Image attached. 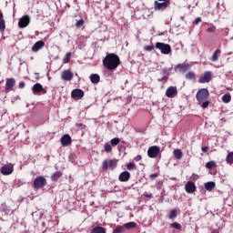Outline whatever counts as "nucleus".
I'll list each match as a JSON object with an SVG mask.
<instances>
[{
  "instance_id": "obj_1",
  "label": "nucleus",
  "mask_w": 233,
  "mask_h": 233,
  "mask_svg": "<svg viewBox=\"0 0 233 233\" xmlns=\"http://www.w3.org/2000/svg\"><path fill=\"white\" fill-rule=\"evenodd\" d=\"M119 56L116 54H109L103 59V65L107 70H116L120 65Z\"/></svg>"
},
{
  "instance_id": "obj_2",
  "label": "nucleus",
  "mask_w": 233,
  "mask_h": 233,
  "mask_svg": "<svg viewBox=\"0 0 233 233\" xmlns=\"http://www.w3.org/2000/svg\"><path fill=\"white\" fill-rule=\"evenodd\" d=\"M155 48H157V50H159L161 54H164V56H168V54L172 52V47L170 46V45L161 42H157L155 45Z\"/></svg>"
},
{
  "instance_id": "obj_3",
  "label": "nucleus",
  "mask_w": 233,
  "mask_h": 233,
  "mask_svg": "<svg viewBox=\"0 0 233 233\" xmlns=\"http://www.w3.org/2000/svg\"><path fill=\"white\" fill-rule=\"evenodd\" d=\"M208 96H210L208 89L202 88V89L198 90L196 95L197 101L198 102V105H201V103H203V101H206V99L208 98Z\"/></svg>"
},
{
  "instance_id": "obj_4",
  "label": "nucleus",
  "mask_w": 233,
  "mask_h": 233,
  "mask_svg": "<svg viewBox=\"0 0 233 233\" xmlns=\"http://www.w3.org/2000/svg\"><path fill=\"white\" fill-rule=\"evenodd\" d=\"M170 6V1L166 2H158L155 1L154 3V10L155 12H165Z\"/></svg>"
},
{
  "instance_id": "obj_5",
  "label": "nucleus",
  "mask_w": 233,
  "mask_h": 233,
  "mask_svg": "<svg viewBox=\"0 0 233 233\" xmlns=\"http://www.w3.org/2000/svg\"><path fill=\"white\" fill-rule=\"evenodd\" d=\"M159 152H161V148L157 146H152L147 150L148 157L154 158L159 156Z\"/></svg>"
},
{
  "instance_id": "obj_6",
  "label": "nucleus",
  "mask_w": 233,
  "mask_h": 233,
  "mask_svg": "<svg viewBox=\"0 0 233 233\" xmlns=\"http://www.w3.org/2000/svg\"><path fill=\"white\" fill-rule=\"evenodd\" d=\"M46 186V178L45 177H38L35 179L33 187L34 188H43Z\"/></svg>"
},
{
  "instance_id": "obj_7",
  "label": "nucleus",
  "mask_w": 233,
  "mask_h": 233,
  "mask_svg": "<svg viewBox=\"0 0 233 233\" xmlns=\"http://www.w3.org/2000/svg\"><path fill=\"white\" fill-rule=\"evenodd\" d=\"M71 97L73 99H83L85 97V92L81 89H74L71 92Z\"/></svg>"
},
{
  "instance_id": "obj_8",
  "label": "nucleus",
  "mask_w": 233,
  "mask_h": 233,
  "mask_svg": "<svg viewBox=\"0 0 233 233\" xmlns=\"http://www.w3.org/2000/svg\"><path fill=\"white\" fill-rule=\"evenodd\" d=\"M185 190L187 194H194L197 190L196 184L192 181H187L185 185Z\"/></svg>"
},
{
  "instance_id": "obj_9",
  "label": "nucleus",
  "mask_w": 233,
  "mask_h": 233,
  "mask_svg": "<svg viewBox=\"0 0 233 233\" xmlns=\"http://www.w3.org/2000/svg\"><path fill=\"white\" fill-rule=\"evenodd\" d=\"M27 25H30V17L28 15L21 17L18 22V26L20 28H26Z\"/></svg>"
},
{
  "instance_id": "obj_10",
  "label": "nucleus",
  "mask_w": 233,
  "mask_h": 233,
  "mask_svg": "<svg viewBox=\"0 0 233 233\" xmlns=\"http://www.w3.org/2000/svg\"><path fill=\"white\" fill-rule=\"evenodd\" d=\"M0 171L3 176H10L14 172V166L5 165L1 167Z\"/></svg>"
},
{
  "instance_id": "obj_11",
  "label": "nucleus",
  "mask_w": 233,
  "mask_h": 233,
  "mask_svg": "<svg viewBox=\"0 0 233 233\" xmlns=\"http://www.w3.org/2000/svg\"><path fill=\"white\" fill-rule=\"evenodd\" d=\"M175 70L178 72H181L182 74H185V72H188L190 70V65L188 64H178L176 67Z\"/></svg>"
},
{
  "instance_id": "obj_12",
  "label": "nucleus",
  "mask_w": 233,
  "mask_h": 233,
  "mask_svg": "<svg viewBox=\"0 0 233 233\" xmlns=\"http://www.w3.org/2000/svg\"><path fill=\"white\" fill-rule=\"evenodd\" d=\"M167 97H176L177 96V87L169 86L166 91Z\"/></svg>"
},
{
  "instance_id": "obj_13",
  "label": "nucleus",
  "mask_w": 233,
  "mask_h": 233,
  "mask_svg": "<svg viewBox=\"0 0 233 233\" xmlns=\"http://www.w3.org/2000/svg\"><path fill=\"white\" fill-rule=\"evenodd\" d=\"M40 92H43V94H46V90L43 88V86L41 84H35L33 86V94H35V96H37V94H39Z\"/></svg>"
},
{
  "instance_id": "obj_14",
  "label": "nucleus",
  "mask_w": 233,
  "mask_h": 233,
  "mask_svg": "<svg viewBox=\"0 0 233 233\" xmlns=\"http://www.w3.org/2000/svg\"><path fill=\"white\" fill-rule=\"evenodd\" d=\"M61 77L63 81H72L74 79V74L68 70L62 72Z\"/></svg>"
},
{
  "instance_id": "obj_15",
  "label": "nucleus",
  "mask_w": 233,
  "mask_h": 233,
  "mask_svg": "<svg viewBox=\"0 0 233 233\" xmlns=\"http://www.w3.org/2000/svg\"><path fill=\"white\" fill-rule=\"evenodd\" d=\"M211 79H212V73L206 72L203 76H200L198 83H210Z\"/></svg>"
},
{
  "instance_id": "obj_16",
  "label": "nucleus",
  "mask_w": 233,
  "mask_h": 233,
  "mask_svg": "<svg viewBox=\"0 0 233 233\" xmlns=\"http://www.w3.org/2000/svg\"><path fill=\"white\" fill-rule=\"evenodd\" d=\"M62 147H68V145H72V137L70 135H64L61 138Z\"/></svg>"
},
{
  "instance_id": "obj_17",
  "label": "nucleus",
  "mask_w": 233,
  "mask_h": 233,
  "mask_svg": "<svg viewBox=\"0 0 233 233\" xmlns=\"http://www.w3.org/2000/svg\"><path fill=\"white\" fill-rule=\"evenodd\" d=\"M119 181L125 183L130 179V173L128 171H123L118 177Z\"/></svg>"
},
{
  "instance_id": "obj_18",
  "label": "nucleus",
  "mask_w": 233,
  "mask_h": 233,
  "mask_svg": "<svg viewBox=\"0 0 233 233\" xmlns=\"http://www.w3.org/2000/svg\"><path fill=\"white\" fill-rule=\"evenodd\" d=\"M15 86V78H7L5 82V90H12Z\"/></svg>"
},
{
  "instance_id": "obj_19",
  "label": "nucleus",
  "mask_w": 233,
  "mask_h": 233,
  "mask_svg": "<svg viewBox=\"0 0 233 233\" xmlns=\"http://www.w3.org/2000/svg\"><path fill=\"white\" fill-rule=\"evenodd\" d=\"M43 46H45V42L42 41V40L41 41H37L32 46V52H39V50H41V48H43Z\"/></svg>"
},
{
  "instance_id": "obj_20",
  "label": "nucleus",
  "mask_w": 233,
  "mask_h": 233,
  "mask_svg": "<svg viewBox=\"0 0 233 233\" xmlns=\"http://www.w3.org/2000/svg\"><path fill=\"white\" fill-rule=\"evenodd\" d=\"M205 188L206 190H208L209 192H211V190H214V188H216V183L215 182H207L205 184Z\"/></svg>"
},
{
  "instance_id": "obj_21",
  "label": "nucleus",
  "mask_w": 233,
  "mask_h": 233,
  "mask_svg": "<svg viewBox=\"0 0 233 233\" xmlns=\"http://www.w3.org/2000/svg\"><path fill=\"white\" fill-rule=\"evenodd\" d=\"M221 56V50L217 49L212 56L211 60L213 61V63H216V61H218V59H219V56Z\"/></svg>"
},
{
  "instance_id": "obj_22",
  "label": "nucleus",
  "mask_w": 233,
  "mask_h": 233,
  "mask_svg": "<svg viewBox=\"0 0 233 233\" xmlns=\"http://www.w3.org/2000/svg\"><path fill=\"white\" fill-rule=\"evenodd\" d=\"M99 75L97 74H93L90 76V81L91 83H93L94 85H97V83H99Z\"/></svg>"
},
{
  "instance_id": "obj_23",
  "label": "nucleus",
  "mask_w": 233,
  "mask_h": 233,
  "mask_svg": "<svg viewBox=\"0 0 233 233\" xmlns=\"http://www.w3.org/2000/svg\"><path fill=\"white\" fill-rule=\"evenodd\" d=\"M91 233H106V228L103 227H95L92 230Z\"/></svg>"
},
{
  "instance_id": "obj_24",
  "label": "nucleus",
  "mask_w": 233,
  "mask_h": 233,
  "mask_svg": "<svg viewBox=\"0 0 233 233\" xmlns=\"http://www.w3.org/2000/svg\"><path fill=\"white\" fill-rule=\"evenodd\" d=\"M174 154V157H176L177 159H181V157H183V151H181V149H175L173 151Z\"/></svg>"
},
{
  "instance_id": "obj_25",
  "label": "nucleus",
  "mask_w": 233,
  "mask_h": 233,
  "mask_svg": "<svg viewBox=\"0 0 233 233\" xmlns=\"http://www.w3.org/2000/svg\"><path fill=\"white\" fill-rule=\"evenodd\" d=\"M61 176H63V173H61L60 171H56L51 176V179L52 181H57L61 177Z\"/></svg>"
},
{
  "instance_id": "obj_26",
  "label": "nucleus",
  "mask_w": 233,
  "mask_h": 233,
  "mask_svg": "<svg viewBox=\"0 0 233 233\" xmlns=\"http://www.w3.org/2000/svg\"><path fill=\"white\" fill-rule=\"evenodd\" d=\"M137 224H136V222H129V223H126L124 225V228H127V230H130L131 228H136Z\"/></svg>"
},
{
  "instance_id": "obj_27",
  "label": "nucleus",
  "mask_w": 233,
  "mask_h": 233,
  "mask_svg": "<svg viewBox=\"0 0 233 233\" xmlns=\"http://www.w3.org/2000/svg\"><path fill=\"white\" fill-rule=\"evenodd\" d=\"M222 101L223 103H230V101H232V96L230 94H226L222 96Z\"/></svg>"
},
{
  "instance_id": "obj_28",
  "label": "nucleus",
  "mask_w": 233,
  "mask_h": 233,
  "mask_svg": "<svg viewBox=\"0 0 233 233\" xmlns=\"http://www.w3.org/2000/svg\"><path fill=\"white\" fill-rule=\"evenodd\" d=\"M226 161H227V163H228V165L233 164V152L228 154Z\"/></svg>"
},
{
  "instance_id": "obj_29",
  "label": "nucleus",
  "mask_w": 233,
  "mask_h": 233,
  "mask_svg": "<svg viewBox=\"0 0 233 233\" xmlns=\"http://www.w3.org/2000/svg\"><path fill=\"white\" fill-rule=\"evenodd\" d=\"M176 218H177V209H173L169 213V219H174Z\"/></svg>"
},
{
  "instance_id": "obj_30",
  "label": "nucleus",
  "mask_w": 233,
  "mask_h": 233,
  "mask_svg": "<svg viewBox=\"0 0 233 233\" xmlns=\"http://www.w3.org/2000/svg\"><path fill=\"white\" fill-rule=\"evenodd\" d=\"M125 232V226H118L115 228L113 233H123Z\"/></svg>"
},
{
  "instance_id": "obj_31",
  "label": "nucleus",
  "mask_w": 233,
  "mask_h": 233,
  "mask_svg": "<svg viewBox=\"0 0 233 233\" xmlns=\"http://www.w3.org/2000/svg\"><path fill=\"white\" fill-rule=\"evenodd\" d=\"M110 143H111V147H117V145H119V138L115 137L111 139Z\"/></svg>"
},
{
  "instance_id": "obj_32",
  "label": "nucleus",
  "mask_w": 233,
  "mask_h": 233,
  "mask_svg": "<svg viewBox=\"0 0 233 233\" xmlns=\"http://www.w3.org/2000/svg\"><path fill=\"white\" fill-rule=\"evenodd\" d=\"M116 167H117V161L116 160H110L109 161V168L111 170H114V168H116Z\"/></svg>"
},
{
  "instance_id": "obj_33",
  "label": "nucleus",
  "mask_w": 233,
  "mask_h": 233,
  "mask_svg": "<svg viewBox=\"0 0 233 233\" xmlns=\"http://www.w3.org/2000/svg\"><path fill=\"white\" fill-rule=\"evenodd\" d=\"M5 28H6V25L5 23V18H2V20H0V31L5 32Z\"/></svg>"
},
{
  "instance_id": "obj_34",
  "label": "nucleus",
  "mask_w": 233,
  "mask_h": 233,
  "mask_svg": "<svg viewBox=\"0 0 233 233\" xmlns=\"http://www.w3.org/2000/svg\"><path fill=\"white\" fill-rule=\"evenodd\" d=\"M201 106L202 108H208V105H210V101L208 100H204L201 102V104H198Z\"/></svg>"
},
{
  "instance_id": "obj_35",
  "label": "nucleus",
  "mask_w": 233,
  "mask_h": 233,
  "mask_svg": "<svg viewBox=\"0 0 233 233\" xmlns=\"http://www.w3.org/2000/svg\"><path fill=\"white\" fill-rule=\"evenodd\" d=\"M171 228H175L176 230H180L181 228V224L177 222H174L171 224Z\"/></svg>"
},
{
  "instance_id": "obj_36",
  "label": "nucleus",
  "mask_w": 233,
  "mask_h": 233,
  "mask_svg": "<svg viewBox=\"0 0 233 233\" xmlns=\"http://www.w3.org/2000/svg\"><path fill=\"white\" fill-rule=\"evenodd\" d=\"M104 150L106 152H112V145L106 143L104 145Z\"/></svg>"
},
{
  "instance_id": "obj_37",
  "label": "nucleus",
  "mask_w": 233,
  "mask_h": 233,
  "mask_svg": "<svg viewBox=\"0 0 233 233\" xmlns=\"http://www.w3.org/2000/svg\"><path fill=\"white\" fill-rule=\"evenodd\" d=\"M214 167H216V162L214 161H209L206 164L207 168L212 169L214 168Z\"/></svg>"
},
{
  "instance_id": "obj_38",
  "label": "nucleus",
  "mask_w": 233,
  "mask_h": 233,
  "mask_svg": "<svg viewBox=\"0 0 233 233\" xmlns=\"http://www.w3.org/2000/svg\"><path fill=\"white\" fill-rule=\"evenodd\" d=\"M127 170H134L136 168V164L134 162H129L127 165Z\"/></svg>"
},
{
  "instance_id": "obj_39",
  "label": "nucleus",
  "mask_w": 233,
  "mask_h": 233,
  "mask_svg": "<svg viewBox=\"0 0 233 233\" xmlns=\"http://www.w3.org/2000/svg\"><path fill=\"white\" fill-rule=\"evenodd\" d=\"M83 25H85V20L80 19V20L76 21V28H81V26H83Z\"/></svg>"
},
{
  "instance_id": "obj_40",
  "label": "nucleus",
  "mask_w": 233,
  "mask_h": 233,
  "mask_svg": "<svg viewBox=\"0 0 233 233\" xmlns=\"http://www.w3.org/2000/svg\"><path fill=\"white\" fill-rule=\"evenodd\" d=\"M196 77V74H194V72H188L186 75V79H194Z\"/></svg>"
},
{
  "instance_id": "obj_41",
  "label": "nucleus",
  "mask_w": 233,
  "mask_h": 233,
  "mask_svg": "<svg viewBox=\"0 0 233 233\" xmlns=\"http://www.w3.org/2000/svg\"><path fill=\"white\" fill-rule=\"evenodd\" d=\"M70 57H72V53H66V58L64 59V63H70Z\"/></svg>"
},
{
  "instance_id": "obj_42",
  "label": "nucleus",
  "mask_w": 233,
  "mask_h": 233,
  "mask_svg": "<svg viewBox=\"0 0 233 233\" xmlns=\"http://www.w3.org/2000/svg\"><path fill=\"white\" fill-rule=\"evenodd\" d=\"M154 48H156L154 46H146L144 47V50H146V52H152V50H154Z\"/></svg>"
},
{
  "instance_id": "obj_43",
  "label": "nucleus",
  "mask_w": 233,
  "mask_h": 233,
  "mask_svg": "<svg viewBox=\"0 0 233 233\" xmlns=\"http://www.w3.org/2000/svg\"><path fill=\"white\" fill-rule=\"evenodd\" d=\"M170 70H172V68H164L162 74H164V76H170Z\"/></svg>"
},
{
  "instance_id": "obj_44",
  "label": "nucleus",
  "mask_w": 233,
  "mask_h": 233,
  "mask_svg": "<svg viewBox=\"0 0 233 233\" xmlns=\"http://www.w3.org/2000/svg\"><path fill=\"white\" fill-rule=\"evenodd\" d=\"M103 170H108V161L105 160L102 164Z\"/></svg>"
},
{
  "instance_id": "obj_45",
  "label": "nucleus",
  "mask_w": 233,
  "mask_h": 233,
  "mask_svg": "<svg viewBox=\"0 0 233 233\" xmlns=\"http://www.w3.org/2000/svg\"><path fill=\"white\" fill-rule=\"evenodd\" d=\"M207 32H209V34H212V33L216 32V27H208L207 29Z\"/></svg>"
},
{
  "instance_id": "obj_46",
  "label": "nucleus",
  "mask_w": 233,
  "mask_h": 233,
  "mask_svg": "<svg viewBox=\"0 0 233 233\" xmlns=\"http://www.w3.org/2000/svg\"><path fill=\"white\" fill-rule=\"evenodd\" d=\"M157 176H159L157 173H153L149 176L150 179H156V177H157Z\"/></svg>"
},
{
  "instance_id": "obj_47",
  "label": "nucleus",
  "mask_w": 233,
  "mask_h": 233,
  "mask_svg": "<svg viewBox=\"0 0 233 233\" xmlns=\"http://www.w3.org/2000/svg\"><path fill=\"white\" fill-rule=\"evenodd\" d=\"M199 23H201V17H197L195 19V25H199Z\"/></svg>"
},
{
  "instance_id": "obj_48",
  "label": "nucleus",
  "mask_w": 233,
  "mask_h": 233,
  "mask_svg": "<svg viewBox=\"0 0 233 233\" xmlns=\"http://www.w3.org/2000/svg\"><path fill=\"white\" fill-rule=\"evenodd\" d=\"M145 198H152V193H144Z\"/></svg>"
},
{
  "instance_id": "obj_49",
  "label": "nucleus",
  "mask_w": 233,
  "mask_h": 233,
  "mask_svg": "<svg viewBox=\"0 0 233 233\" xmlns=\"http://www.w3.org/2000/svg\"><path fill=\"white\" fill-rule=\"evenodd\" d=\"M25 82H20L18 86L19 88H25Z\"/></svg>"
},
{
  "instance_id": "obj_50",
  "label": "nucleus",
  "mask_w": 233,
  "mask_h": 233,
  "mask_svg": "<svg viewBox=\"0 0 233 233\" xmlns=\"http://www.w3.org/2000/svg\"><path fill=\"white\" fill-rule=\"evenodd\" d=\"M168 79V77L164 76L162 78H158V81L162 82V81H167Z\"/></svg>"
},
{
  "instance_id": "obj_51",
  "label": "nucleus",
  "mask_w": 233,
  "mask_h": 233,
  "mask_svg": "<svg viewBox=\"0 0 233 233\" xmlns=\"http://www.w3.org/2000/svg\"><path fill=\"white\" fill-rule=\"evenodd\" d=\"M202 152H208V147H202Z\"/></svg>"
},
{
  "instance_id": "obj_52",
  "label": "nucleus",
  "mask_w": 233,
  "mask_h": 233,
  "mask_svg": "<svg viewBox=\"0 0 233 233\" xmlns=\"http://www.w3.org/2000/svg\"><path fill=\"white\" fill-rule=\"evenodd\" d=\"M136 161H141V156H137L136 158H135Z\"/></svg>"
},
{
  "instance_id": "obj_53",
  "label": "nucleus",
  "mask_w": 233,
  "mask_h": 233,
  "mask_svg": "<svg viewBox=\"0 0 233 233\" xmlns=\"http://www.w3.org/2000/svg\"><path fill=\"white\" fill-rule=\"evenodd\" d=\"M4 17H5V16L3 15V12L0 11V21H1L2 19H4Z\"/></svg>"
},
{
  "instance_id": "obj_54",
  "label": "nucleus",
  "mask_w": 233,
  "mask_h": 233,
  "mask_svg": "<svg viewBox=\"0 0 233 233\" xmlns=\"http://www.w3.org/2000/svg\"><path fill=\"white\" fill-rule=\"evenodd\" d=\"M157 1H158L160 3H167V1H170V0H157Z\"/></svg>"
},
{
  "instance_id": "obj_55",
  "label": "nucleus",
  "mask_w": 233,
  "mask_h": 233,
  "mask_svg": "<svg viewBox=\"0 0 233 233\" xmlns=\"http://www.w3.org/2000/svg\"><path fill=\"white\" fill-rule=\"evenodd\" d=\"M211 233H219V230L215 229V230H213Z\"/></svg>"
}]
</instances>
